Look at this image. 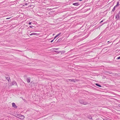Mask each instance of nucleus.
Here are the masks:
<instances>
[{
    "instance_id": "f257e3e1",
    "label": "nucleus",
    "mask_w": 120,
    "mask_h": 120,
    "mask_svg": "<svg viewBox=\"0 0 120 120\" xmlns=\"http://www.w3.org/2000/svg\"><path fill=\"white\" fill-rule=\"evenodd\" d=\"M14 116L22 120L24 119L25 118L24 116L20 114H15Z\"/></svg>"
},
{
    "instance_id": "f03ea898",
    "label": "nucleus",
    "mask_w": 120,
    "mask_h": 120,
    "mask_svg": "<svg viewBox=\"0 0 120 120\" xmlns=\"http://www.w3.org/2000/svg\"><path fill=\"white\" fill-rule=\"evenodd\" d=\"M79 102L80 103L84 105H86L87 104V102L85 101L83 99L80 100L79 101Z\"/></svg>"
},
{
    "instance_id": "7ed1b4c3",
    "label": "nucleus",
    "mask_w": 120,
    "mask_h": 120,
    "mask_svg": "<svg viewBox=\"0 0 120 120\" xmlns=\"http://www.w3.org/2000/svg\"><path fill=\"white\" fill-rule=\"evenodd\" d=\"M72 4L75 6H77L80 4L79 2H76Z\"/></svg>"
},
{
    "instance_id": "20e7f679",
    "label": "nucleus",
    "mask_w": 120,
    "mask_h": 120,
    "mask_svg": "<svg viewBox=\"0 0 120 120\" xmlns=\"http://www.w3.org/2000/svg\"><path fill=\"white\" fill-rule=\"evenodd\" d=\"M120 15H118V13L117 15H116V18L117 20H118L120 19Z\"/></svg>"
},
{
    "instance_id": "39448f33",
    "label": "nucleus",
    "mask_w": 120,
    "mask_h": 120,
    "mask_svg": "<svg viewBox=\"0 0 120 120\" xmlns=\"http://www.w3.org/2000/svg\"><path fill=\"white\" fill-rule=\"evenodd\" d=\"M12 106L13 107L15 108H17V106L15 105V103H12Z\"/></svg>"
},
{
    "instance_id": "423d86ee",
    "label": "nucleus",
    "mask_w": 120,
    "mask_h": 120,
    "mask_svg": "<svg viewBox=\"0 0 120 120\" xmlns=\"http://www.w3.org/2000/svg\"><path fill=\"white\" fill-rule=\"evenodd\" d=\"M16 85L17 86V85L16 82L15 81H13L12 82V84L11 85Z\"/></svg>"
},
{
    "instance_id": "0eeeda50",
    "label": "nucleus",
    "mask_w": 120,
    "mask_h": 120,
    "mask_svg": "<svg viewBox=\"0 0 120 120\" xmlns=\"http://www.w3.org/2000/svg\"><path fill=\"white\" fill-rule=\"evenodd\" d=\"M27 81L28 83H29L30 82V78H28L27 79Z\"/></svg>"
},
{
    "instance_id": "6e6552de",
    "label": "nucleus",
    "mask_w": 120,
    "mask_h": 120,
    "mask_svg": "<svg viewBox=\"0 0 120 120\" xmlns=\"http://www.w3.org/2000/svg\"><path fill=\"white\" fill-rule=\"evenodd\" d=\"M62 38H60L56 42H60L62 41Z\"/></svg>"
},
{
    "instance_id": "1a4fd4ad",
    "label": "nucleus",
    "mask_w": 120,
    "mask_h": 120,
    "mask_svg": "<svg viewBox=\"0 0 120 120\" xmlns=\"http://www.w3.org/2000/svg\"><path fill=\"white\" fill-rule=\"evenodd\" d=\"M61 34V33H60L59 34H58L57 35H56V36L54 38V39H55L57 37H58L59 35L60 34Z\"/></svg>"
},
{
    "instance_id": "9d476101",
    "label": "nucleus",
    "mask_w": 120,
    "mask_h": 120,
    "mask_svg": "<svg viewBox=\"0 0 120 120\" xmlns=\"http://www.w3.org/2000/svg\"><path fill=\"white\" fill-rule=\"evenodd\" d=\"M68 80L70 81H72L74 82H75V80L74 79H68Z\"/></svg>"
},
{
    "instance_id": "9b49d317",
    "label": "nucleus",
    "mask_w": 120,
    "mask_h": 120,
    "mask_svg": "<svg viewBox=\"0 0 120 120\" xmlns=\"http://www.w3.org/2000/svg\"><path fill=\"white\" fill-rule=\"evenodd\" d=\"M117 7L116 6H115L113 9L112 10V11L114 12L115 11V8H116Z\"/></svg>"
},
{
    "instance_id": "f8f14e48",
    "label": "nucleus",
    "mask_w": 120,
    "mask_h": 120,
    "mask_svg": "<svg viewBox=\"0 0 120 120\" xmlns=\"http://www.w3.org/2000/svg\"><path fill=\"white\" fill-rule=\"evenodd\" d=\"M106 23V22H103L101 24V23L100 24V25L99 26V27L101 26L103 24H104L105 23Z\"/></svg>"
},
{
    "instance_id": "ddd939ff",
    "label": "nucleus",
    "mask_w": 120,
    "mask_h": 120,
    "mask_svg": "<svg viewBox=\"0 0 120 120\" xmlns=\"http://www.w3.org/2000/svg\"><path fill=\"white\" fill-rule=\"evenodd\" d=\"M37 34L36 33H33L31 34H29V35L30 36L33 35H36Z\"/></svg>"
},
{
    "instance_id": "4468645a",
    "label": "nucleus",
    "mask_w": 120,
    "mask_h": 120,
    "mask_svg": "<svg viewBox=\"0 0 120 120\" xmlns=\"http://www.w3.org/2000/svg\"><path fill=\"white\" fill-rule=\"evenodd\" d=\"M95 85L98 86L99 87H102V86H101V85H100V84H98V83H96L95 84Z\"/></svg>"
},
{
    "instance_id": "2eb2a0df",
    "label": "nucleus",
    "mask_w": 120,
    "mask_h": 120,
    "mask_svg": "<svg viewBox=\"0 0 120 120\" xmlns=\"http://www.w3.org/2000/svg\"><path fill=\"white\" fill-rule=\"evenodd\" d=\"M119 5V1H118L117 2V4L115 6H116V7H117Z\"/></svg>"
},
{
    "instance_id": "dca6fc26",
    "label": "nucleus",
    "mask_w": 120,
    "mask_h": 120,
    "mask_svg": "<svg viewBox=\"0 0 120 120\" xmlns=\"http://www.w3.org/2000/svg\"><path fill=\"white\" fill-rule=\"evenodd\" d=\"M6 79L8 81V82H9V80L10 79L9 77H9H6Z\"/></svg>"
},
{
    "instance_id": "f3484780",
    "label": "nucleus",
    "mask_w": 120,
    "mask_h": 120,
    "mask_svg": "<svg viewBox=\"0 0 120 120\" xmlns=\"http://www.w3.org/2000/svg\"><path fill=\"white\" fill-rule=\"evenodd\" d=\"M105 19H103L99 23V24H100L103 21H105Z\"/></svg>"
},
{
    "instance_id": "a211bd4d",
    "label": "nucleus",
    "mask_w": 120,
    "mask_h": 120,
    "mask_svg": "<svg viewBox=\"0 0 120 120\" xmlns=\"http://www.w3.org/2000/svg\"><path fill=\"white\" fill-rule=\"evenodd\" d=\"M53 50V51H54L55 52H57V53H59L60 52H58V51H56V50H54H54Z\"/></svg>"
},
{
    "instance_id": "6ab92c4d",
    "label": "nucleus",
    "mask_w": 120,
    "mask_h": 120,
    "mask_svg": "<svg viewBox=\"0 0 120 120\" xmlns=\"http://www.w3.org/2000/svg\"><path fill=\"white\" fill-rule=\"evenodd\" d=\"M88 118L90 119H92V117L91 116H88Z\"/></svg>"
},
{
    "instance_id": "aec40b11",
    "label": "nucleus",
    "mask_w": 120,
    "mask_h": 120,
    "mask_svg": "<svg viewBox=\"0 0 120 120\" xmlns=\"http://www.w3.org/2000/svg\"><path fill=\"white\" fill-rule=\"evenodd\" d=\"M106 72L107 73H108V74H112V73L111 72H110L109 71H107V72Z\"/></svg>"
},
{
    "instance_id": "412c9836",
    "label": "nucleus",
    "mask_w": 120,
    "mask_h": 120,
    "mask_svg": "<svg viewBox=\"0 0 120 120\" xmlns=\"http://www.w3.org/2000/svg\"><path fill=\"white\" fill-rule=\"evenodd\" d=\"M120 59V56L118 57L116 59H117V60H118V59Z\"/></svg>"
},
{
    "instance_id": "4be33fe9",
    "label": "nucleus",
    "mask_w": 120,
    "mask_h": 120,
    "mask_svg": "<svg viewBox=\"0 0 120 120\" xmlns=\"http://www.w3.org/2000/svg\"><path fill=\"white\" fill-rule=\"evenodd\" d=\"M24 5H27L28 4L27 3H24Z\"/></svg>"
},
{
    "instance_id": "5701e85b",
    "label": "nucleus",
    "mask_w": 120,
    "mask_h": 120,
    "mask_svg": "<svg viewBox=\"0 0 120 120\" xmlns=\"http://www.w3.org/2000/svg\"><path fill=\"white\" fill-rule=\"evenodd\" d=\"M31 22H29V23H28V24L29 25H31Z\"/></svg>"
},
{
    "instance_id": "b1692460",
    "label": "nucleus",
    "mask_w": 120,
    "mask_h": 120,
    "mask_svg": "<svg viewBox=\"0 0 120 120\" xmlns=\"http://www.w3.org/2000/svg\"><path fill=\"white\" fill-rule=\"evenodd\" d=\"M54 39H53V40H51V41H50V42H52L54 40Z\"/></svg>"
},
{
    "instance_id": "393cba45",
    "label": "nucleus",
    "mask_w": 120,
    "mask_h": 120,
    "mask_svg": "<svg viewBox=\"0 0 120 120\" xmlns=\"http://www.w3.org/2000/svg\"><path fill=\"white\" fill-rule=\"evenodd\" d=\"M58 49V48H57V49H55V48H54L53 49H54V50H56L57 49Z\"/></svg>"
},
{
    "instance_id": "a878e982",
    "label": "nucleus",
    "mask_w": 120,
    "mask_h": 120,
    "mask_svg": "<svg viewBox=\"0 0 120 120\" xmlns=\"http://www.w3.org/2000/svg\"><path fill=\"white\" fill-rule=\"evenodd\" d=\"M33 27V26H30L29 27H30L32 28Z\"/></svg>"
},
{
    "instance_id": "bb28decb",
    "label": "nucleus",
    "mask_w": 120,
    "mask_h": 120,
    "mask_svg": "<svg viewBox=\"0 0 120 120\" xmlns=\"http://www.w3.org/2000/svg\"><path fill=\"white\" fill-rule=\"evenodd\" d=\"M118 13V15L120 14V11Z\"/></svg>"
},
{
    "instance_id": "cd10ccee",
    "label": "nucleus",
    "mask_w": 120,
    "mask_h": 120,
    "mask_svg": "<svg viewBox=\"0 0 120 120\" xmlns=\"http://www.w3.org/2000/svg\"><path fill=\"white\" fill-rule=\"evenodd\" d=\"M10 18H7L6 19H8Z\"/></svg>"
},
{
    "instance_id": "c85d7f7f",
    "label": "nucleus",
    "mask_w": 120,
    "mask_h": 120,
    "mask_svg": "<svg viewBox=\"0 0 120 120\" xmlns=\"http://www.w3.org/2000/svg\"><path fill=\"white\" fill-rule=\"evenodd\" d=\"M118 106L120 107V104H119Z\"/></svg>"
},
{
    "instance_id": "c756f323",
    "label": "nucleus",
    "mask_w": 120,
    "mask_h": 120,
    "mask_svg": "<svg viewBox=\"0 0 120 120\" xmlns=\"http://www.w3.org/2000/svg\"><path fill=\"white\" fill-rule=\"evenodd\" d=\"M107 42L109 43H110V42L109 41H108Z\"/></svg>"
},
{
    "instance_id": "7c9ffc66",
    "label": "nucleus",
    "mask_w": 120,
    "mask_h": 120,
    "mask_svg": "<svg viewBox=\"0 0 120 120\" xmlns=\"http://www.w3.org/2000/svg\"><path fill=\"white\" fill-rule=\"evenodd\" d=\"M108 120L107 119H105V120Z\"/></svg>"
},
{
    "instance_id": "2f4dec72",
    "label": "nucleus",
    "mask_w": 120,
    "mask_h": 120,
    "mask_svg": "<svg viewBox=\"0 0 120 120\" xmlns=\"http://www.w3.org/2000/svg\"><path fill=\"white\" fill-rule=\"evenodd\" d=\"M31 6H29V7H31Z\"/></svg>"
},
{
    "instance_id": "473e14b6",
    "label": "nucleus",
    "mask_w": 120,
    "mask_h": 120,
    "mask_svg": "<svg viewBox=\"0 0 120 120\" xmlns=\"http://www.w3.org/2000/svg\"><path fill=\"white\" fill-rule=\"evenodd\" d=\"M54 35V34H53V35Z\"/></svg>"
}]
</instances>
